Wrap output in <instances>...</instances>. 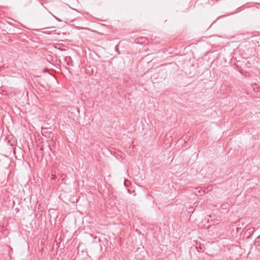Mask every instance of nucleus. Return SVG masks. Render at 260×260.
I'll return each instance as SVG.
<instances>
[{"mask_svg":"<svg viewBox=\"0 0 260 260\" xmlns=\"http://www.w3.org/2000/svg\"><path fill=\"white\" fill-rule=\"evenodd\" d=\"M198 192H199V193H201L202 192L205 193V190H203L201 191V190L200 189V190H199Z\"/></svg>","mask_w":260,"mask_h":260,"instance_id":"nucleus-6","label":"nucleus"},{"mask_svg":"<svg viewBox=\"0 0 260 260\" xmlns=\"http://www.w3.org/2000/svg\"><path fill=\"white\" fill-rule=\"evenodd\" d=\"M64 61L68 65L70 66H73V60L70 56H66L64 58Z\"/></svg>","mask_w":260,"mask_h":260,"instance_id":"nucleus-1","label":"nucleus"},{"mask_svg":"<svg viewBox=\"0 0 260 260\" xmlns=\"http://www.w3.org/2000/svg\"><path fill=\"white\" fill-rule=\"evenodd\" d=\"M243 220H244V219L243 218H241L238 221V222L240 223V222H242Z\"/></svg>","mask_w":260,"mask_h":260,"instance_id":"nucleus-5","label":"nucleus"},{"mask_svg":"<svg viewBox=\"0 0 260 260\" xmlns=\"http://www.w3.org/2000/svg\"><path fill=\"white\" fill-rule=\"evenodd\" d=\"M55 178H56V176L54 175H52L51 180H54L55 179Z\"/></svg>","mask_w":260,"mask_h":260,"instance_id":"nucleus-4","label":"nucleus"},{"mask_svg":"<svg viewBox=\"0 0 260 260\" xmlns=\"http://www.w3.org/2000/svg\"><path fill=\"white\" fill-rule=\"evenodd\" d=\"M252 87L255 92H257L259 91L260 87L256 84L254 83L252 84Z\"/></svg>","mask_w":260,"mask_h":260,"instance_id":"nucleus-3","label":"nucleus"},{"mask_svg":"<svg viewBox=\"0 0 260 260\" xmlns=\"http://www.w3.org/2000/svg\"><path fill=\"white\" fill-rule=\"evenodd\" d=\"M257 239H260V236H259L258 237H257Z\"/></svg>","mask_w":260,"mask_h":260,"instance_id":"nucleus-8","label":"nucleus"},{"mask_svg":"<svg viewBox=\"0 0 260 260\" xmlns=\"http://www.w3.org/2000/svg\"><path fill=\"white\" fill-rule=\"evenodd\" d=\"M21 4L24 7H27L30 5L31 3V0H20Z\"/></svg>","mask_w":260,"mask_h":260,"instance_id":"nucleus-2","label":"nucleus"},{"mask_svg":"<svg viewBox=\"0 0 260 260\" xmlns=\"http://www.w3.org/2000/svg\"><path fill=\"white\" fill-rule=\"evenodd\" d=\"M141 39L143 40V42H145L146 41V38H141Z\"/></svg>","mask_w":260,"mask_h":260,"instance_id":"nucleus-7","label":"nucleus"}]
</instances>
